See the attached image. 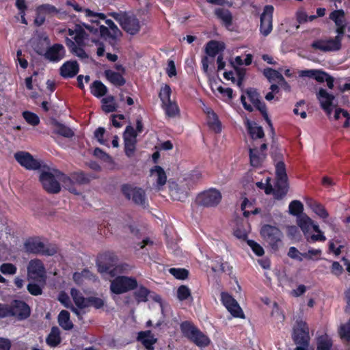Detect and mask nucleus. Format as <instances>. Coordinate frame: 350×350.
<instances>
[{
    "label": "nucleus",
    "instance_id": "603ef678",
    "mask_svg": "<svg viewBox=\"0 0 350 350\" xmlns=\"http://www.w3.org/2000/svg\"><path fill=\"white\" fill-rule=\"evenodd\" d=\"M241 208L245 217H248L251 213L256 214L258 213V209L254 208L252 203L247 198H245L242 202Z\"/></svg>",
    "mask_w": 350,
    "mask_h": 350
},
{
    "label": "nucleus",
    "instance_id": "a19ab883",
    "mask_svg": "<svg viewBox=\"0 0 350 350\" xmlns=\"http://www.w3.org/2000/svg\"><path fill=\"white\" fill-rule=\"evenodd\" d=\"M61 341L59 329L53 327L46 338V343L51 347L57 346Z\"/></svg>",
    "mask_w": 350,
    "mask_h": 350
},
{
    "label": "nucleus",
    "instance_id": "f704fd0d",
    "mask_svg": "<svg viewBox=\"0 0 350 350\" xmlns=\"http://www.w3.org/2000/svg\"><path fill=\"white\" fill-rule=\"evenodd\" d=\"M59 325L65 330L72 329L73 324L70 320V314L66 310H62L58 315Z\"/></svg>",
    "mask_w": 350,
    "mask_h": 350
},
{
    "label": "nucleus",
    "instance_id": "1a4fd4ad",
    "mask_svg": "<svg viewBox=\"0 0 350 350\" xmlns=\"http://www.w3.org/2000/svg\"><path fill=\"white\" fill-rule=\"evenodd\" d=\"M247 95L249 100L254 105L257 110L262 114L263 118L265 120L269 126L273 129L271 120L269 118L266 105L260 100V94L254 88H250L245 91Z\"/></svg>",
    "mask_w": 350,
    "mask_h": 350
},
{
    "label": "nucleus",
    "instance_id": "7c9ffc66",
    "mask_svg": "<svg viewBox=\"0 0 350 350\" xmlns=\"http://www.w3.org/2000/svg\"><path fill=\"white\" fill-rule=\"evenodd\" d=\"M301 76L312 78L317 81L323 83L326 79L328 74L322 70H306L301 72Z\"/></svg>",
    "mask_w": 350,
    "mask_h": 350
},
{
    "label": "nucleus",
    "instance_id": "680f3d73",
    "mask_svg": "<svg viewBox=\"0 0 350 350\" xmlns=\"http://www.w3.org/2000/svg\"><path fill=\"white\" fill-rule=\"evenodd\" d=\"M38 8L45 15H54V14L59 13V10H57V8L51 4H49V3L42 4L39 6H38Z\"/></svg>",
    "mask_w": 350,
    "mask_h": 350
},
{
    "label": "nucleus",
    "instance_id": "774afa93",
    "mask_svg": "<svg viewBox=\"0 0 350 350\" xmlns=\"http://www.w3.org/2000/svg\"><path fill=\"white\" fill-rule=\"evenodd\" d=\"M249 133L252 139H261L264 137V131L261 126H250Z\"/></svg>",
    "mask_w": 350,
    "mask_h": 350
},
{
    "label": "nucleus",
    "instance_id": "a878e982",
    "mask_svg": "<svg viewBox=\"0 0 350 350\" xmlns=\"http://www.w3.org/2000/svg\"><path fill=\"white\" fill-rule=\"evenodd\" d=\"M217 18L221 21V23L228 29L232 25V14L231 12L223 8H217L214 11Z\"/></svg>",
    "mask_w": 350,
    "mask_h": 350
},
{
    "label": "nucleus",
    "instance_id": "ddd939ff",
    "mask_svg": "<svg viewBox=\"0 0 350 350\" xmlns=\"http://www.w3.org/2000/svg\"><path fill=\"white\" fill-rule=\"evenodd\" d=\"M122 190L128 199H131L137 204L145 206L146 198L145 191L142 189L131 185H124Z\"/></svg>",
    "mask_w": 350,
    "mask_h": 350
},
{
    "label": "nucleus",
    "instance_id": "72a5a7b5",
    "mask_svg": "<svg viewBox=\"0 0 350 350\" xmlns=\"http://www.w3.org/2000/svg\"><path fill=\"white\" fill-rule=\"evenodd\" d=\"M61 184L66 189L68 190L70 192L76 195L79 193V192L77 191L76 188L77 184L75 183L73 177H72V175L69 177L62 174L60 185Z\"/></svg>",
    "mask_w": 350,
    "mask_h": 350
},
{
    "label": "nucleus",
    "instance_id": "b1692460",
    "mask_svg": "<svg viewBox=\"0 0 350 350\" xmlns=\"http://www.w3.org/2000/svg\"><path fill=\"white\" fill-rule=\"evenodd\" d=\"M206 113L207 116V125L208 128L215 133H220L222 126L217 113L211 108L206 109Z\"/></svg>",
    "mask_w": 350,
    "mask_h": 350
},
{
    "label": "nucleus",
    "instance_id": "e433bc0d",
    "mask_svg": "<svg viewBox=\"0 0 350 350\" xmlns=\"http://www.w3.org/2000/svg\"><path fill=\"white\" fill-rule=\"evenodd\" d=\"M329 18L334 22L336 26L347 25L345 11L342 9L332 11L329 14Z\"/></svg>",
    "mask_w": 350,
    "mask_h": 350
},
{
    "label": "nucleus",
    "instance_id": "9b49d317",
    "mask_svg": "<svg viewBox=\"0 0 350 350\" xmlns=\"http://www.w3.org/2000/svg\"><path fill=\"white\" fill-rule=\"evenodd\" d=\"M293 338L296 345L309 346L310 340L309 327L305 321L297 322L293 329Z\"/></svg>",
    "mask_w": 350,
    "mask_h": 350
},
{
    "label": "nucleus",
    "instance_id": "393cba45",
    "mask_svg": "<svg viewBox=\"0 0 350 350\" xmlns=\"http://www.w3.org/2000/svg\"><path fill=\"white\" fill-rule=\"evenodd\" d=\"M104 75L109 83L117 88L122 87L126 83V79L122 74L118 72L108 69L105 70Z\"/></svg>",
    "mask_w": 350,
    "mask_h": 350
},
{
    "label": "nucleus",
    "instance_id": "473e14b6",
    "mask_svg": "<svg viewBox=\"0 0 350 350\" xmlns=\"http://www.w3.org/2000/svg\"><path fill=\"white\" fill-rule=\"evenodd\" d=\"M162 107L166 116L169 118H174L180 114L179 107L175 101H170L162 104Z\"/></svg>",
    "mask_w": 350,
    "mask_h": 350
},
{
    "label": "nucleus",
    "instance_id": "6ab92c4d",
    "mask_svg": "<svg viewBox=\"0 0 350 350\" xmlns=\"http://www.w3.org/2000/svg\"><path fill=\"white\" fill-rule=\"evenodd\" d=\"M79 72V65L76 60L66 61L59 68V75L64 79L73 78Z\"/></svg>",
    "mask_w": 350,
    "mask_h": 350
},
{
    "label": "nucleus",
    "instance_id": "3c124183",
    "mask_svg": "<svg viewBox=\"0 0 350 350\" xmlns=\"http://www.w3.org/2000/svg\"><path fill=\"white\" fill-rule=\"evenodd\" d=\"M171 94L172 90L169 85L165 84L161 88V90L159 93V97L161 99L162 104H165V103L171 101Z\"/></svg>",
    "mask_w": 350,
    "mask_h": 350
},
{
    "label": "nucleus",
    "instance_id": "13d9d810",
    "mask_svg": "<svg viewBox=\"0 0 350 350\" xmlns=\"http://www.w3.org/2000/svg\"><path fill=\"white\" fill-rule=\"evenodd\" d=\"M211 269L214 272H224L226 270L228 264L223 262L222 259L217 257L215 260L211 261Z\"/></svg>",
    "mask_w": 350,
    "mask_h": 350
},
{
    "label": "nucleus",
    "instance_id": "a18cd8bd",
    "mask_svg": "<svg viewBox=\"0 0 350 350\" xmlns=\"http://www.w3.org/2000/svg\"><path fill=\"white\" fill-rule=\"evenodd\" d=\"M313 230L316 234H311L307 238V241L310 243H314L317 241L324 242L326 240V237L324 235L323 232L319 228V225L314 226Z\"/></svg>",
    "mask_w": 350,
    "mask_h": 350
},
{
    "label": "nucleus",
    "instance_id": "6e6552de",
    "mask_svg": "<svg viewBox=\"0 0 350 350\" xmlns=\"http://www.w3.org/2000/svg\"><path fill=\"white\" fill-rule=\"evenodd\" d=\"M27 252L33 254L52 256L56 253V247L51 245H45L39 239H28L25 243Z\"/></svg>",
    "mask_w": 350,
    "mask_h": 350
},
{
    "label": "nucleus",
    "instance_id": "49530a36",
    "mask_svg": "<svg viewBox=\"0 0 350 350\" xmlns=\"http://www.w3.org/2000/svg\"><path fill=\"white\" fill-rule=\"evenodd\" d=\"M312 210L321 218L325 219L328 217V213L323 205L317 202H310L308 203Z\"/></svg>",
    "mask_w": 350,
    "mask_h": 350
},
{
    "label": "nucleus",
    "instance_id": "20e7f679",
    "mask_svg": "<svg viewBox=\"0 0 350 350\" xmlns=\"http://www.w3.org/2000/svg\"><path fill=\"white\" fill-rule=\"evenodd\" d=\"M61 177H62V173L53 169L48 172H43L40 176V181L47 192L57 193L61 189Z\"/></svg>",
    "mask_w": 350,
    "mask_h": 350
},
{
    "label": "nucleus",
    "instance_id": "052dcab7",
    "mask_svg": "<svg viewBox=\"0 0 350 350\" xmlns=\"http://www.w3.org/2000/svg\"><path fill=\"white\" fill-rule=\"evenodd\" d=\"M289 213L293 215H297L303 211L302 203L299 200L292 201L288 206Z\"/></svg>",
    "mask_w": 350,
    "mask_h": 350
},
{
    "label": "nucleus",
    "instance_id": "9d476101",
    "mask_svg": "<svg viewBox=\"0 0 350 350\" xmlns=\"http://www.w3.org/2000/svg\"><path fill=\"white\" fill-rule=\"evenodd\" d=\"M274 8L271 5H267L260 17V33L265 37L270 34L273 29V14Z\"/></svg>",
    "mask_w": 350,
    "mask_h": 350
},
{
    "label": "nucleus",
    "instance_id": "09e8293b",
    "mask_svg": "<svg viewBox=\"0 0 350 350\" xmlns=\"http://www.w3.org/2000/svg\"><path fill=\"white\" fill-rule=\"evenodd\" d=\"M321 250L310 247L307 252H304V260L317 261L321 259Z\"/></svg>",
    "mask_w": 350,
    "mask_h": 350
},
{
    "label": "nucleus",
    "instance_id": "f03ea898",
    "mask_svg": "<svg viewBox=\"0 0 350 350\" xmlns=\"http://www.w3.org/2000/svg\"><path fill=\"white\" fill-rule=\"evenodd\" d=\"M275 183L273 197L276 200L282 199L288 191V176L286 165L283 161H277L275 163Z\"/></svg>",
    "mask_w": 350,
    "mask_h": 350
},
{
    "label": "nucleus",
    "instance_id": "ea45409f",
    "mask_svg": "<svg viewBox=\"0 0 350 350\" xmlns=\"http://www.w3.org/2000/svg\"><path fill=\"white\" fill-rule=\"evenodd\" d=\"M102 109L105 113H111L116 111L117 109V105L115 103V98L113 96H108L102 99Z\"/></svg>",
    "mask_w": 350,
    "mask_h": 350
},
{
    "label": "nucleus",
    "instance_id": "f3484780",
    "mask_svg": "<svg viewBox=\"0 0 350 350\" xmlns=\"http://www.w3.org/2000/svg\"><path fill=\"white\" fill-rule=\"evenodd\" d=\"M198 199L204 206H213L220 202L221 194L218 190L211 189L201 193Z\"/></svg>",
    "mask_w": 350,
    "mask_h": 350
},
{
    "label": "nucleus",
    "instance_id": "6e6d98bb",
    "mask_svg": "<svg viewBox=\"0 0 350 350\" xmlns=\"http://www.w3.org/2000/svg\"><path fill=\"white\" fill-rule=\"evenodd\" d=\"M23 116L25 121L32 126H37L40 123L39 117L33 112L25 111L23 113Z\"/></svg>",
    "mask_w": 350,
    "mask_h": 350
},
{
    "label": "nucleus",
    "instance_id": "c03bdc74",
    "mask_svg": "<svg viewBox=\"0 0 350 350\" xmlns=\"http://www.w3.org/2000/svg\"><path fill=\"white\" fill-rule=\"evenodd\" d=\"M55 126V133L67 138H72L75 135L74 131L64 124L57 122Z\"/></svg>",
    "mask_w": 350,
    "mask_h": 350
},
{
    "label": "nucleus",
    "instance_id": "79ce46f5",
    "mask_svg": "<svg viewBox=\"0 0 350 350\" xmlns=\"http://www.w3.org/2000/svg\"><path fill=\"white\" fill-rule=\"evenodd\" d=\"M249 231L248 224L242 222L241 224H237L234 229V235L239 239H246L247 237V233Z\"/></svg>",
    "mask_w": 350,
    "mask_h": 350
},
{
    "label": "nucleus",
    "instance_id": "aec40b11",
    "mask_svg": "<svg viewBox=\"0 0 350 350\" xmlns=\"http://www.w3.org/2000/svg\"><path fill=\"white\" fill-rule=\"evenodd\" d=\"M150 176L158 189H160L167 182L165 172L159 165H155L150 169Z\"/></svg>",
    "mask_w": 350,
    "mask_h": 350
},
{
    "label": "nucleus",
    "instance_id": "c85d7f7f",
    "mask_svg": "<svg viewBox=\"0 0 350 350\" xmlns=\"http://www.w3.org/2000/svg\"><path fill=\"white\" fill-rule=\"evenodd\" d=\"M224 49V45L223 43L216 40H211L206 44L205 51L208 56L214 57L219 52L223 51Z\"/></svg>",
    "mask_w": 350,
    "mask_h": 350
},
{
    "label": "nucleus",
    "instance_id": "e2e57ef3",
    "mask_svg": "<svg viewBox=\"0 0 350 350\" xmlns=\"http://www.w3.org/2000/svg\"><path fill=\"white\" fill-rule=\"evenodd\" d=\"M72 177L75 179L77 185H81L88 183L90 178L81 172H75L72 174Z\"/></svg>",
    "mask_w": 350,
    "mask_h": 350
},
{
    "label": "nucleus",
    "instance_id": "69168bd1",
    "mask_svg": "<svg viewBox=\"0 0 350 350\" xmlns=\"http://www.w3.org/2000/svg\"><path fill=\"white\" fill-rule=\"evenodd\" d=\"M148 293H149V291L146 288L140 286L135 292V296L139 302V301H146Z\"/></svg>",
    "mask_w": 350,
    "mask_h": 350
},
{
    "label": "nucleus",
    "instance_id": "4468645a",
    "mask_svg": "<svg viewBox=\"0 0 350 350\" xmlns=\"http://www.w3.org/2000/svg\"><path fill=\"white\" fill-rule=\"evenodd\" d=\"M221 300L224 306L234 317H244L242 309L237 301L230 295L222 292L221 293Z\"/></svg>",
    "mask_w": 350,
    "mask_h": 350
},
{
    "label": "nucleus",
    "instance_id": "2f4dec72",
    "mask_svg": "<svg viewBox=\"0 0 350 350\" xmlns=\"http://www.w3.org/2000/svg\"><path fill=\"white\" fill-rule=\"evenodd\" d=\"M90 92L96 97L100 98L107 92V88L100 81H95L90 86Z\"/></svg>",
    "mask_w": 350,
    "mask_h": 350
},
{
    "label": "nucleus",
    "instance_id": "8fccbe9b",
    "mask_svg": "<svg viewBox=\"0 0 350 350\" xmlns=\"http://www.w3.org/2000/svg\"><path fill=\"white\" fill-rule=\"evenodd\" d=\"M93 275L88 269H84L80 273H75L73 275V279L77 284H81L84 280H93Z\"/></svg>",
    "mask_w": 350,
    "mask_h": 350
},
{
    "label": "nucleus",
    "instance_id": "423d86ee",
    "mask_svg": "<svg viewBox=\"0 0 350 350\" xmlns=\"http://www.w3.org/2000/svg\"><path fill=\"white\" fill-rule=\"evenodd\" d=\"M29 280L44 285L46 280V272L43 262L38 259L31 260L27 266Z\"/></svg>",
    "mask_w": 350,
    "mask_h": 350
},
{
    "label": "nucleus",
    "instance_id": "f8f14e48",
    "mask_svg": "<svg viewBox=\"0 0 350 350\" xmlns=\"http://www.w3.org/2000/svg\"><path fill=\"white\" fill-rule=\"evenodd\" d=\"M260 234L272 248H278L279 244L281 243L282 233L275 226L265 225L261 228Z\"/></svg>",
    "mask_w": 350,
    "mask_h": 350
},
{
    "label": "nucleus",
    "instance_id": "338daca9",
    "mask_svg": "<svg viewBox=\"0 0 350 350\" xmlns=\"http://www.w3.org/2000/svg\"><path fill=\"white\" fill-rule=\"evenodd\" d=\"M169 272L177 279L183 280L187 277L188 272L185 269L171 268Z\"/></svg>",
    "mask_w": 350,
    "mask_h": 350
},
{
    "label": "nucleus",
    "instance_id": "58836bf2",
    "mask_svg": "<svg viewBox=\"0 0 350 350\" xmlns=\"http://www.w3.org/2000/svg\"><path fill=\"white\" fill-rule=\"evenodd\" d=\"M191 340L200 347H206L211 342L209 338L199 329L196 332L194 337Z\"/></svg>",
    "mask_w": 350,
    "mask_h": 350
},
{
    "label": "nucleus",
    "instance_id": "a211bd4d",
    "mask_svg": "<svg viewBox=\"0 0 350 350\" xmlns=\"http://www.w3.org/2000/svg\"><path fill=\"white\" fill-rule=\"evenodd\" d=\"M66 55V49L62 44H54L49 47L44 56L51 62H59Z\"/></svg>",
    "mask_w": 350,
    "mask_h": 350
},
{
    "label": "nucleus",
    "instance_id": "2eb2a0df",
    "mask_svg": "<svg viewBox=\"0 0 350 350\" xmlns=\"http://www.w3.org/2000/svg\"><path fill=\"white\" fill-rule=\"evenodd\" d=\"M14 157L22 167L29 170H36L44 165L41 160L35 158L32 154H14Z\"/></svg>",
    "mask_w": 350,
    "mask_h": 350
},
{
    "label": "nucleus",
    "instance_id": "39448f33",
    "mask_svg": "<svg viewBox=\"0 0 350 350\" xmlns=\"http://www.w3.org/2000/svg\"><path fill=\"white\" fill-rule=\"evenodd\" d=\"M85 29L90 31L92 33H96L98 32L97 28H94L92 25L81 23L76 24L73 28H68L60 30V33H65L70 36H72V40L79 44H81L83 39H88V34L85 31Z\"/></svg>",
    "mask_w": 350,
    "mask_h": 350
},
{
    "label": "nucleus",
    "instance_id": "4c0bfd02",
    "mask_svg": "<svg viewBox=\"0 0 350 350\" xmlns=\"http://www.w3.org/2000/svg\"><path fill=\"white\" fill-rule=\"evenodd\" d=\"M332 345V340L328 335H322L317 338V350H331Z\"/></svg>",
    "mask_w": 350,
    "mask_h": 350
},
{
    "label": "nucleus",
    "instance_id": "f257e3e1",
    "mask_svg": "<svg viewBox=\"0 0 350 350\" xmlns=\"http://www.w3.org/2000/svg\"><path fill=\"white\" fill-rule=\"evenodd\" d=\"M347 25L336 26L337 36L334 38L318 39L311 44V47L314 50L323 52L338 51L342 47V40L345 33Z\"/></svg>",
    "mask_w": 350,
    "mask_h": 350
},
{
    "label": "nucleus",
    "instance_id": "4d7b16f0",
    "mask_svg": "<svg viewBox=\"0 0 350 350\" xmlns=\"http://www.w3.org/2000/svg\"><path fill=\"white\" fill-rule=\"evenodd\" d=\"M338 334L342 339L350 340V319L346 323L341 324L338 328Z\"/></svg>",
    "mask_w": 350,
    "mask_h": 350
},
{
    "label": "nucleus",
    "instance_id": "c9c22d12",
    "mask_svg": "<svg viewBox=\"0 0 350 350\" xmlns=\"http://www.w3.org/2000/svg\"><path fill=\"white\" fill-rule=\"evenodd\" d=\"M263 75L269 82L278 79L281 82H284L286 85H287V82L285 79L282 76V75L278 71L271 68H266L263 70Z\"/></svg>",
    "mask_w": 350,
    "mask_h": 350
},
{
    "label": "nucleus",
    "instance_id": "4be33fe9",
    "mask_svg": "<svg viewBox=\"0 0 350 350\" xmlns=\"http://www.w3.org/2000/svg\"><path fill=\"white\" fill-rule=\"evenodd\" d=\"M85 40L86 39H83L82 44H79L70 38L66 37L65 43L71 53L81 59H85L88 57V54L83 49V47L85 46Z\"/></svg>",
    "mask_w": 350,
    "mask_h": 350
},
{
    "label": "nucleus",
    "instance_id": "de8ad7c7",
    "mask_svg": "<svg viewBox=\"0 0 350 350\" xmlns=\"http://www.w3.org/2000/svg\"><path fill=\"white\" fill-rule=\"evenodd\" d=\"M92 22L96 24V27H93L94 28H97L98 31L99 30L101 38L105 40L109 38L113 41V35L111 34V31L107 27H105V25H100L99 21L96 19H92Z\"/></svg>",
    "mask_w": 350,
    "mask_h": 350
},
{
    "label": "nucleus",
    "instance_id": "5701e85b",
    "mask_svg": "<svg viewBox=\"0 0 350 350\" xmlns=\"http://www.w3.org/2000/svg\"><path fill=\"white\" fill-rule=\"evenodd\" d=\"M11 309L12 316L16 317L20 319L27 318L30 314V309L28 305L21 301L14 300L12 303Z\"/></svg>",
    "mask_w": 350,
    "mask_h": 350
},
{
    "label": "nucleus",
    "instance_id": "bf43d9fd",
    "mask_svg": "<svg viewBox=\"0 0 350 350\" xmlns=\"http://www.w3.org/2000/svg\"><path fill=\"white\" fill-rule=\"evenodd\" d=\"M116 269H119L120 271H124L126 269L125 267H116L115 268H113L112 265L106 266L105 265H103L102 263H99L98 265V270L102 274H105V273H109L111 276H113V275H115L113 271L115 270H116Z\"/></svg>",
    "mask_w": 350,
    "mask_h": 350
},
{
    "label": "nucleus",
    "instance_id": "7ed1b4c3",
    "mask_svg": "<svg viewBox=\"0 0 350 350\" xmlns=\"http://www.w3.org/2000/svg\"><path fill=\"white\" fill-rule=\"evenodd\" d=\"M109 15L119 23L124 31L131 35H136L141 29L140 21L133 14L120 12H111Z\"/></svg>",
    "mask_w": 350,
    "mask_h": 350
},
{
    "label": "nucleus",
    "instance_id": "5fc2aeb1",
    "mask_svg": "<svg viewBox=\"0 0 350 350\" xmlns=\"http://www.w3.org/2000/svg\"><path fill=\"white\" fill-rule=\"evenodd\" d=\"M191 297V293L189 287L185 285L180 286L177 289V298L179 301H185Z\"/></svg>",
    "mask_w": 350,
    "mask_h": 350
},
{
    "label": "nucleus",
    "instance_id": "37998d69",
    "mask_svg": "<svg viewBox=\"0 0 350 350\" xmlns=\"http://www.w3.org/2000/svg\"><path fill=\"white\" fill-rule=\"evenodd\" d=\"M181 332L183 335L190 340L194 337L196 332L198 330L193 325L189 322H183L180 325Z\"/></svg>",
    "mask_w": 350,
    "mask_h": 350
},
{
    "label": "nucleus",
    "instance_id": "0eeeda50",
    "mask_svg": "<svg viewBox=\"0 0 350 350\" xmlns=\"http://www.w3.org/2000/svg\"><path fill=\"white\" fill-rule=\"evenodd\" d=\"M137 286V282L135 278L118 276L111 281L110 290L113 293L118 295L133 290Z\"/></svg>",
    "mask_w": 350,
    "mask_h": 350
},
{
    "label": "nucleus",
    "instance_id": "0e129e2a",
    "mask_svg": "<svg viewBox=\"0 0 350 350\" xmlns=\"http://www.w3.org/2000/svg\"><path fill=\"white\" fill-rule=\"evenodd\" d=\"M270 180L271 178L268 177L266 178L265 183L262 182H257L256 183V185L260 189H263L266 194L273 195L274 188H273L272 185H271Z\"/></svg>",
    "mask_w": 350,
    "mask_h": 350
},
{
    "label": "nucleus",
    "instance_id": "bb28decb",
    "mask_svg": "<svg viewBox=\"0 0 350 350\" xmlns=\"http://www.w3.org/2000/svg\"><path fill=\"white\" fill-rule=\"evenodd\" d=\"M297 225L302 230L306 239L308 237L311 232V230L314 229V226L317 225L308 216L304 215L298 217Z\"/></svg>",
    "mask_w": 350,
    "mask_h": 350
},
{
    "label": "nucleus",
    "instance_id": "864d4df0",
    "mask_svg": "<svg viewBox=\"0 0 350 350\" xmlns=\"http://www.w3.org/2000/svg\"><path fill=\"white\" fill-rule=\"evenodd\" d=\"M105 24L108 26L107 27L111 31L113 35V42H116L117 38L122 35V31L119 29L118 26L111 19H106Z\"/></svg>",
    "mask_w": 350,
    "mask_h": 350
},
{
    "label": "nucleus",
    "instance_id": "412c9836",
    "mask_svg": "<svg viewBox=\"0 0 350 350\" xmlns=\"http://www.w3.org/2000/svg\"><path fill=\"white\" fill-rule=\"evenodd\" d=\"M317 98L320 102L321 108L327 113L332 111V102L335 97L333 94H329L326 90L321 88L317 94Z\"/></svg>",
    "mask_w": 350,
    "mask_h": 350
},
{
    "label": "nucleus",
    "instance_id": "c756f323",
    "mask_svg": "<svg viewBox=\"0 0 350 350\" xmlns=\"http://www.w3.org/2000/svg\"><path fill=\"white\" fill-rule=\"evenodd\" d=\"M70 294L75 305L79 308L83 309L88 307L89 301L88 298H85L79 291L72 288Z\"/></svg>",
    "mask_w": 350,
    "mask_h": 350
},
{
    "label": "nucleus",
    "instance_id": "dca6fc26",
    "mask_svg": "<svg viewBox=\"0 0 350 350\" xmlns=\"http://www.w3.org/2000/svg\"><path fill=\"white\" fill-rule=\"evenodd\" d=\"M137 133L131 125L126 126L123 133L125 153H133L135 150Z\"/></svg>",
    "mask_w": 350,
    "mask_h": 350
},
{
    "label": "nucleus",
    "instance_id": "cd10ccee",
    "mask_svg": "<svg viewBox=\"0 0 350 350\" xmlns=\"http://www.w3.org/2000/svg\"><path fill=\"white\" fill-rule=\"evenodd\" d=\"M137 339L143 344L147 350H154L153 345L157 342V338L150 331L139 332Z\"/></svg>",
    "mask_w": 350,
    "mask_h": 350
}]
</instances>
